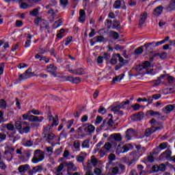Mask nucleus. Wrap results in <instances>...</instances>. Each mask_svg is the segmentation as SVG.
<instances>
[{
    "label": "nucleus",
    "instance_id": "f257e3e1",
    "mask_svg": "<svg viewBox=\"0 0 175 175\" xmlns=\"http://www.w3.org/2000/svg\"><path fill=\"white\" fill-rule=\"evenodd\" d=\"M15 128L21 135H24V133H29L31 132V126H29V123L25 121H16L15 122Z\"/></svg>",
    "mask_w": 175,
    "mask_h": 175
},
{
    "label": "nucleus",
    "instance_id": "f03ea898",
    "mask_svg": "<svg viewBox=\"0 0 175 175\" xmlns=\"http://www.w3.org/2000/svg\"><path fill=\"white\" fill-rule=\"evenodd\" d=\"M135 70L139 73H143V70H146L144 75H154V73H152L154 69L151 68V63L148 61H146L142 64L137 65L135 68Z\"/></svg>",
    "mask_w": 175,
    "mask_h": 175
},
{
    "label": "nucleus",
    "instance_id": "7ed1b4c3",
    "mask_svg": "<svg viewBox=\"0 0 175 175\" xmlns=\"http://www.w3.org/2000/svg\"><path fill=\"white\" fill-rule=\"evenodd\" d=\"M44 159V152L40 150H36L34 151L33 157L31 159L33 163H39Z\"/></svg>",
    "mask_w": 175,
    "mask_h": 175
},
{
    "label": "nucleus",
    "instance_id": "20e7f679",
    "mask_svg": "<svg viewBox=\"0 0 175 175\" xmlns=\"http://www.w3.org/2000/svg\"><path fill=\"white\" fill-rule=\"evenodd\" d=\"M129 150H133V146L131 144L124 145L122 148H120L119 145L116 148V153L117 155H120L121 153L124 154V152H128Z\"/></svg>",
    "mask_w": 175,
    "mask_h": 175
},
{
    "label": "nucleus",
    "instance_id": "39448f33",
    "mask_svg": "<svg viewBox=\"0 0 175 175\" xmlns=\"http://www.w3.org/2000/svg\"><path fill=\"white\" fill-rule=\"evenodd\" d=\"M108 142L111 143L113 146H117L118 142H121L122 140V137L120 133L111 134L107 139Z\"/></svg>",
    "mask_w": 175,
    "mask_h": 175
},
{
    "label": "nucleus",
    "instance_id": "423d86ee",
    "mask_svg": "<svg viewBox=\"0 0 175 175\" xmlns=\"http://www.w3.org/2000/svg\"><path fill=\"white\" fill-rule=\"evenodd\" d=\"M116 57L118 58L119 64L115 66V70H120V69L124 65H126L129 61L124 59V57H121L120 53H117Z\"/></svg>",
    "mask_w": 175,
    "mask_h": 175
},
{
    "label": "nucleus",
    "instance_id": "0eeeda50",
    "mask_svg": "<svg viewBox=\"0 0 175 175\" xmlns=\"http://www.w3.org/2000/svg\"><path fill=\"white\" fill-rule=\"evenodd\" d=\"M126 105H129V100L122 102L119 105L115 106L111 109V111H113L114 114H117V112L121 109H125Z\"/></svg>",
    "mask_w": 175,
    "mask_h": 175
},
{
    "label": "nucleus",
    "instance_id": "6e6552de",
    "mask_svg": "<svg viewBox=\"0 0 175 175\" xmlns=\"http://www.w3.org/2000/svg\"><path fill=\"white\" fill-rule=\"evenodd\" d=\"M77 133L78 135H81V136H85V135H88V124H82L81 126L78 128Z\"/></svg>",
    "mask_w": 175,
    "mask_h": 175
},
{
    "label": "nucleus",
    "instance_id": "1a4fd4ad",
    "mask_svg": "<svg viewBox=\"0 0 175 175\" xmlns=\"http://www.w3.org/2000/svg\"><path fill=\"white\" fill-rule=\"evenodd\" d=\"M131 155L133 157V159L126 161V165L128 166H131V165H133V163H135V162L139 159V152L133 151L131 152Z\"/></svg>",
    "mask_w": 175,
    "mask_h": 175
},
{
    "label": "nucleus",
    "instance_id": "9d476101",
    "mask_svg": "<svg viewBox=\"0 0 175 175\" xmlns=\"http://www.w3.org/2000/svg\"><path fill=\"white\" fill-rule=\"evenodd\" d=\"M161 159H167V161H172V151L169 149L166 150L160 155Z\"/></svg>",
    "mask_w": 175,
    "mask_h": 175
},
{
    "label": "nucleus",
    "instance_id": "9b49d317",
    "mask_svg": "<svg viewBox=\"0 0 175 175\" xmlns=\"http://www.w3.org/2000/svg\"><path fill=\"white\" fill-rule=\"evenodd\" d=\"M44 120V118L43 116H35L33 115H30L29 116V121L30 122H42Z\"/></svg>",
    "mask_w": 175,
    "mask_h": 175
},
{
    "label": "nucleus",
    "instance_id": "f8f14e48",
    "mask_svg": "<svg viewBox=\"0 0 175 175\" xmlns=\"http://www.w3.org/2000/svg\"><path fill=\"white\" fill-rule=\"evenodd\" d=\"M144 118V113L143 111L138 112L136 114H134L131 117L133 121H140Z\"/></svg>",
    "mask_w": 175,
    "mask_h": 175
},
{
    "label": "nucleus",
    "instance_id": "ddd939ff",
    "mask_svg": "<svg viewBox=\"0 0 175 175\" xmlns=\"http://www.w3.org/2000/svg\"><path fill=\"white\" fill-rule=\"evenodd\" d=\"M29 170V165L28 164L21 165L18 168V170L19 173L21 174V175L25 174V173H27V172H28Z\"/></svg>",
    "mask_w": 175,
    "mask_h": 175
},
{
    "label": "nucleus",
    "instance_id": "4468645a",
    "mask_svg": "<svg viewBox=\"0 0 175 175\" xmlns=\"http://www.w3.org/2000/svg\"><path fill=\"white\" fill-rule=\"evenodd\" d=\"M68 72H70V73H72V75H77V76H81L84 75V69L81 68L78 69H74V70L69 68Z\"/></svg>",
    "mask_w": 175,
    "mask_h": 175
},
{
    "label": "nucleus",
    "instance_id": "2eb2a0df",
    "mask_svg": "<svg viewBox=\"0 0 175 175\" xmlns=\"http://www.w3.org/2000/svg\"><path fill=\"white\" fill-rule=\"evenodd\" d=\"M162 12H163V6L159 5L154 10L153 14L155 17H159V16L162 14Z\"/></svg>",
    "mask_w": 175,
    "mask_h": 175
},
{
    "label": "nucleus",
    "instance_id": "dca6fc26",
    "mask_svg": "<svg viewBox=\"0 0 175 175\" xmlns=\"http://www.w3.org/2000/svg\"><path fill=\"white\" fill-rule=\"evenodd\" d=\"M46 70L49 73H53V75L55 77V72H57V66H54V64H50L47 66Z\"/></svg>",
    "mask_w": 175,
    "mask_h": 175
},
{
    "label": "nucleus",
    "instance_id": "f3484780",
    "mask_svg": "<svg viewBox=\"0 0 175 175\" xmlns=\"http://www.w3.org/2000/svg\"><path fill=\"white\" fill-rule=\"evenodd\" d=\"M91 163L92 164L94 167H95V166H96V165H98V159L96 158H95V156H92L91 159L88 161L87 166L90 167Z\"/></svg>",
    "mask_w": 175,
    "mask_h": 175
},
{
    "label": "nucleus",
    "instance_id": "a211bd4d",
    "mask_svg": "<svg viewBox=\"0 0 175 175\" xmlns=\"http://www.w3.org/2000/svg\"><path fill=\"white\" fill-rule=\"evenodd\" d=\"M146 20H147V12H144L141 14L139 16V27H142L144 23H146Z\"/></svg>",
    "mask_w": 175,
    "mask_h": 175
},
{
    "label": "nucleus",
    "instance_id": "6ab92c4d",
    "mask_svg": "<svg viewBox=\"0 0 175 175\" xmlns=\"http://www.w3.org/2000/svg\"><path fill=\"white\" fill-rule=\"evenodd\" d=\"M87 157V154L85 152H81L80 155L77 156V162L81 163V162H84L85 158Z\"/></svg>",
    "mask_w": 175,
    "mask_h": 175
},
{
    "label": "nucleus",
    "instance_id": "aec40b11",
    "mask_svg": "<svg viewBox=\"0 0 175 175\" xmlns=\"http://www.w3.org/2000/svg\"><path fill=\"white\" fill-rule=\"evenodd\" d=\"M53 126H52L51 124H49L44 129V131L42 133L44 139H46V137H47V135H49V133H50V131L51 130V128H53Z\"/></svg>",
    "mask_w": 175,
    "mask_h": 175
},
{
    "label": "nucleus",
    "instance_id": "412c9836",
    "mask_svg": "<svg viewBox=\"0 0 175 175\" xmlns=\"http://www.w3.org/2000/svg\"><path fill=\"white\" fill-rule=\"evenodd\" d=\"M154 44H155V42H149L144 44V47L146 48L145 51L146 54L149 53V51H151V50H152V48H151V46H154Z\"/></svg>",
    "mask_w": 175,
    "mask_h": 175
},
{
    "label": "nucleus",
    "instance_id": "4be33fe9",
    "mask_svg": "<svg viewBox=\"0 0 175 175\" xmlns=\"http://www.w3.org/2000/svg\"><path fill=\"white\" fill-rule=\"evenodd\" d=\"M135 136V131L133 129H129L126 131V137H127L128 140H131V137Z\"/></svg>",
    "mask_w": 175,
    "mask_h": 175
},
{
    "label": "nucleus",
    "instance_id": "5701e85b",
    "mask_svg": "<svg viewBox=\"0 0 175 175\" xmlns=\"http://www.w3.org/2000/svg\"><path fill=\"white\" fill-rule=\"evenodd\" d=\"M67 172L69 173V170H72V172H76L77 170V167H75V163L73 162H68L67 163Z\"/></svg>",
    "mask_w": 175,
    "mask_h": 175
},
{
    "label": "nucleus",
    "instance_id": "b1692460",
    "mask_svg": "<svg viewBox=\"0 0 175 175\" xmlns=\"http://www.w3.org/2000/svg\"><path fill=\"white\" fill-rule=\"evenodd\" d=\"M155 131H154V125H152V127L148 128L145 131V136L146 137H150V135H152Z\"/></svg>",
    "mask_w": 175,
    "mask_h": 175
},
{
    "label": "nucleus",
    "instance_id": "393cba45",
    "mask_svg": "<svg viewBox=\"0 0 175 175\" xmlns=\"http://www.w3.org/2000/svg\"><path fill=\"white\" fill-rule=\"evenodd\" d=\"M43 170V165H37L36 167H33L31 173L33 174V173H41V172Z\"/></svg>",
    "mask_w": 175,
    "mask_h": 175
},
{
    "label": "nucleus",
    "instance_id": "a878e982",
    "mask_svg": "<svg viewBox=\"0 0 175 175\" xmlns=\"http://www.w3.org/2000/svg\"><path fill=\"white\" fill-rule=\"evenodd\" d=\"M120 25H121V23H120V21H117V19H114L113 20V24L112 25V29H117V31H120Z\"/></svg>",
    "mask_w": 175,
    "mask_h": 175
},
{
    "label": "nucleus",
    "instance_id": "bb28decb",
    "mask_svg": "<svg viewBox=\"0 0 175 175\" xmlns=\"http://www.w3.org/2000/svg\"><path fill=\"white\" fill-rule=\"evenodd\" d=\"M31 39H32V34L29 33L27 34V40L25 43V47H30L31 46Z\"/></svg>",
    "mask_w": 175,
    "mask_h": 175
},
{
    "label": "nucleus",
    "instance_id": "cd10ccee",
    "mask_svg": "<svg viewBox=\"0 0 175 175\" xmlns=\"http://www.w3.org/2000/svg\"><path fill=\"white\" fill-rule=\"evenodd\" d=\"M49 121H52V123L51 124V125L52 126H57V125H58V124H59V122L58 121V119H55V117H53V116H49Z\"/></svg>",
    "mask_w": 175,
    "mask_h": 175
},
{
    "label": "nucleus",
    "instance_id": "c85d7f7f",
    "mask_svg": "<svg viewBox=\"0 0 175 175\" xmlns=\"http://www.w3.org/2000/svg\"><path fill=\"white\" fill-rule=\"evenodd\" d=\"M39 10H40V7L30 11V16H32V17H38V14H39Z\"/></svg>",
    "mask_w": 175,
    "mask_h": 175
},
{
    "label": "nucleus",
    "instance_id": "c756f323",
    "mask_svg": "<svg viewBox=\"0 0 175 175\" xmlns=\"http://www.w3.org/2000/svg\"><path fill=\"white\" fill-rule=\"evenodd\" d=\"M109 34H110V36H112V38L115 40H118V39L120 38V34L117 31H110Z\"/></svg>",
    "mask_w": 175,
    "mask_h": 175
},
{
    "label": "nucleus",
    "instance_id": "7c9ffc66",
    "mask_svg": "<svg viewBox=\"0 0 175 175\" xmlns=\"http://www.w3.org/2000/svg\"><path fill=\"white\" fill-rule=\"evenodd\" d=\"M124 76H125L124 74H121L120 75L114 77L112 79V84H116V81H118V80L119 81H121V80L124 79Z\"/></svg>",
    "mask_w": 175,
    "mask_h": 175
},
{
    "label": "nucleus",
    "instance_id": "2f4dec72",
    "mask_svg": "<svg viewBox=\"0 0 175 175\" xmlns=\"http://www.w3.org/2000/svg\"><path fill=\"white\" fill-rule=\"evenodd\" d=\"M88 124V135H90L91 133H94L95 131V126L92 124Z\"/></svg>",
    "mask_w": 175,
    "mask_h": 175
},
{
    "label": "nucleus",
    "instance_id": "473e14b6",
    "mask_svg": "<svg viewBox=\"0 0 175 175\" xmlns=\"http://www.w3.org/2000/svg\"><path fill=\"white\" fill-rule=\"evenodd\" d=\"M47 137V142L48 143H51V141L54 140L55 139L56 136L55 134L52 133H49L48 135H46Z\"/></svg>",
    "mask_w": 175,
    "mask_h": 175
},
{
    "label": "nucleus",
    "instance_id": "72a5a7b5",
    "mask_svg": "<svg viewBox=\"0 0 175 175\" xmlns=\"http://www.w3.org/2000/svg\"><path fill=\"white\" fill-rule=\"evenodd\" d=\"M143 49H144V46H143L138 47L134 51V54H135L136 55L143 54V51H144Z\"/></svg>",
    "mask_w": 175,
    "mask_h": 175
},
{
    "label": "nucleus",
    "instance_id": "f704fd0d",
    "mask_svg": "<svg viewBox=\"0 0 175 175\" xmlns=\"http://www.w3.org/2000/svg\"><path fill=\"white\" fill-rule=\"evenodd\" d=\"M168 10H175V0H171L167 6Z\"/></svg>",
    "mask_w": 175,
    "mask_h": 175
},
{
    "label": "nucleus",
    "instance_id": "c9c22d12",
    "mask_svg": "<svg viewBox=\"0 0 175 175\" xmlns=\"http://www.w3.org/2000/svg\"><path fill=\"white\" fill-rule=\"evenodd\" d=\"M118 58L117 57V54L113 55L109 62V63L111 64V65H116V64H117L118 61Z\"/></svg>",
    "mask_w": 175,
    "mask_h": 175
},
{
    "label": "nucleus",
    "instance_id": "e433bc0d",
    "mask_svg": "<svg viewBox=\"0 0 175 175\" xmlns=\"http://www.w3.org/2000/svg\"><path fill=\"white\" fill-rule=\"evenodd\" d=\"M82 148H90V139L84 140L81 144Z\"/></svg>",
    "mask_w": 175,
    "mask_h": 175
},
{
    "label": "nucleus",
    "instance_id": "4c0bfd02",
    "mask_svg": "<svg viewBox=\"0 0 175 175\" xmlns=\"http://www.w3.org/2000/svg\"><path fill=\"white\" fill-rule=\"evenodd\" d=\"M29 77H30L27 75V74L24 72L23 74L19 75L18 80L19 81H23V80H27V79H29Z\"/></svg>",
    "mask_w": 175,
    "mask_h": 175
},
{
    "label": "nucleus",
    "instance_id": "58836bf2",
    "mask_svg": "<svg viewBox=\"0 0 175 175\" xmlns=\"http://www.w3.org/2000/svg\"><path fill=\"white\" fill-rule=\"evenodd\" d=\"M65 166V164L64 163H62L59 165L55 167L56 173H61L62 172V170L64 169Z\"/></svg>",
    "mask_w": 175,
    "mask_h": 175
},
{
    "label": "nucleus",
    "instance_id": "ea45409f",
    "mask_svg": "<svg viewBox=\"0 0 175 175\" xmlns=\"http://www.w3.org/2000/svg\"><path fill=\"white\" fill-rule=\"evenodd\" d=\"M94 42H98L99 43H101V42H103L105 40V37L102 36H96L93 38Z\"/></svg>",
    "mask_w": 175,
    "mask_h": 175
},
{
    "label": "nucleus",
    "instance_id": "a19ab883",
    "mask_svg": "<svg viewBox=\"0 0 175 175\" xmlns=\"http://www.w3.org/2000/svg\"><path fill=\"white\" fill-rule=\"evenodd\" d=\"M118 173H120V167L117 166L112 167L111 175H116V174H118Z\"/></svg>",
    "mask_w": 175,
    "mask_h": 175
},
{
    "label": "nucleus",
    "instance_id": "79ce46f5",
    "mask_svg": "<svg viewBox=\"0 0 175 175\" xmlns=\"http://www.w3.org/2000/svg\"><path fill=\"white\" fill-rule=\"evenodd\" d=\"M81 146V144H80V141L75 140L74 142V147L77 151H80V146Z\"/></svg>",
    "mask_w": 175,
    "mask_h": 175
},
{
    "label": "nucleus",
    "instance_id": "37998d69",
    "mask_svg": "<svg viewBox=\"0 0 175 175\" xmlns=\"http://www.w3.org/2000/svg\"><path fill=\"white\" fill-rule=\"evenodd\" d=\"M113 8L115 9H121V1L120 0H116L114 3H113Z\"/></svg>",
    "mask_w": 175,
    "mask_h": 175
},
{
    "label": "nucleus",
    "instance_id": "c03bdc74",
    "mask_svg": "<svg viewBox=\"0 0 175 175\" xmlns=\"http://www.w3.org/2000/svg\"><path fill=\"white\" fill-rule=\"evenodd\" d=\"M7 106H8V104L6 103V101H5V100L3 99L0 100L1 109H6Z\"/></svg>",
    "mask_w": 175,
    "mask_h": 175
},
{
    "label": "nucleus",
    "instance_id": "a18cd8bd",
    "mask_svg": "<svg viewBox=\"0 0 175 175\" xmlns=\"http://www.w3.org/2000/svg\"><path fill=\"white\" fill-rule=\"evenodd\" d=\"M62 24V19H59L58 21H56L53 24V28L55 29L58 28V27H61Z\"/></svg>",
    "mask_w": 175,
    "mask_h": 175
},
{
    "label": "nucleus",
    "instance_id": "49530a36",
    "mask_svg": "<svg viewBox=\"0 0 175 175\" xmlns=\"http://www.w3.org/2000/svg\"><path fill=\"white\" fill-rule=\"evenodd\" d=\"M59 3H60L61 6H62L64 8V9H65V8H66V6H68V4L69 3V1L68 0H60Z\"/></svg>",
    "mask_w": 175,
    "mask_h": 175
},
{
    "label": "nucleus",
    "instance_id": "de8ad7c7",
    "mask_svg": "<svg viewBox=\"0 0 175 175\" xmlns=\"http://www.w3.org/2000/svg\"><path fill=\"white\" fill-rule=\"evenodd\" d=\"M103 148L106 151H110V150H111V144H110V142H106L103 146Z\"/></svg>",
    "mask_w": 175,
    "mask_h": 175
},
{
    "label": "nucleus",
    "instance_id": "09e8293b",
    "mask_svg": "<svg viewBox=\"0 0 175 175\" xmlns=\"http://www.w3.org/2000/svg\"><path fill=\"white\" fill-rule=\"evenodd\" d=\"M98 111V113H100V114H103V115L106 114V113H107L106 108H105L103 106H100Z\"/></svg>",
    "mask_w": 175,
    "mask_h": 175
},
{
    "label": "nucleus",
    "instance_id": "8fccbe9b",
    "mask_svg": "<svg viewBox=\"0 0 175 175\" xmlns=\"http://www.w3.org/2000/svg\"><path fill=\"white\" fill-rule=\"evenodd\" d=\"M157 170H159V172H165L166 170V165L163 163L160 164L158 166Z\"/></svg>",
    "mask_w": 175,
    "mask_h": 175
},
{
    "label": "nucleus",
    "instance_id": "3c124183",
    "mask_svg": "<svg viewBox=\"0 0 175 175\" xmlns=\"http://www.w3.org/2000/svg\"><path fill=\"white\" fill-rule=\"evenodd\" d=\"M167 76V80L169 84H173V83H174V81H175L174 77L170 76L169 75Z\"/></svg>",
    "mask_w": 175,
    "mask_h": 175
},
{
    "label": "nucleus",
    "instance_id": "603ef678",
    "mask_svg": "<svg viewBox=\"0 0 175 175\" xmlns=\"http://www.w3.org/2000/svg\"><path fill=\"white\" fill-rule=\"evenodd\" d=\"M53 147L48 146L46 148V152H47L48 155H53L54 151L53 150Z\"/></svg>",
    "mask_w": 175,
    "mask_h": 175
},
{
    "label": "nucleus",
    "instance_id": "864d4df0",
    "mask_svg": "<svg viewBox=\"0 0 175 175\" xmlns=\"http://www.w3.org/2000/svg\"><path fill=\"white\" fill-rule=\"evenodd\" d=\"M148 114H150V116H151L152 117H154V116H161V113H159V111H154L152 110H149L148 111Z\"/></svg>",
    "mask_w": 175,
    "mask_h": 175
},
{
    "label": "nucleus",
    "instance_id": "5fc2aeb1",
    "mask_svg": "<svg viewBox=\"0 0 175 175\" xmlns=\"http://www.w3.org/2000/svg\"><path fill=\"white\" fill-rule=\"evenodd\" d=\"M165 110H167V111H168L169 113H170V111H173V110H174V105H167V106H165Z\"/></svg>",
    "mask_w": 175,
    "mask_h": 175
},
{
    "label": "nucleus",
    "instance_id": "6e6d98bb",
    "mask_svg": "<svg viewBox=\"0 0 175 175\" xmlns=\"http://www.w3.org/2000/svg\"><path fill=\"white\" fill-rule=\"evenodd\" d=\"M167 142L161 143L159 146V148H160V150H165V148H167Z\"/></svg>",
    "mask_w": 175,
    "mask_h": 175
},
{
    "label": "nucleus",
    "instance_id": "4d7b16f0",
    "mask_svg": "<svg viewBox=\"0 0 175 175\" xmlns=\"http://www.w3.org/2000/svg\"><path fill=\"white\" fill-rule=\"evenodd\" d=\"M21 9H28L29 8V5L25 2H21L20 3Z\"/></svg>",
    "mask_w": 175,
    "mask_h": 175
},
{
    "label": "nucleus",
    "instance_id": "13d9d810",
    "mask_svg": "<svg viewBox=\"0 0 175 175\" xmlns=\"http://www.w3.org/2000/svg\"><path fill=\"white\" fill-rule=\"evenodd\" d=\"M103 120V118H102V116H97L96 118V122H95L96 125H99V124H100V122H102Z\"/></svg>",
    "mask_w": 175,
    "mask_h": 175
},
{
    "label": "nucleus",
    "instance_id": "bf43d9fd",
    "mask_svg": "<svg viewBox=\"0 0 175 175\" xmlns=\"http://www.w3.org/2000/svg\"><path fill=\"white\" fill-rule=\"evenodd\" d=\"M68 136V133L66 132V131H65V130H63L62 131V133H60V135H59V139H61V138H65V139H66V137Z\"/></svg>",
    "mask_w": 175,
    "mask_h": 175
},
{
    "label": "nucleus",
    "instance_id": "052dcab7",
    "mask_svg": "<svg viewBox=\"0 0 175 175\" xmlns=\"http://www.w3.org/2000/svg\"><path fill=\"white\" fill-rule=\"evenodd\" d=\"M73 122H75V120L73 119L68 120L66 124L67 129H70L72 127V125H73Z\"/></svg>",
    "mask_w": 175,
    "mask_h": 175
},
{
    "label": "nucleus",
    "instance_id": "680f3d73",
    "mask_svg": "<svg viewBox=\"0 0 175 175\" xmlns=\"http://www.w3.org/2000/svg\"><path fill=\"white\" fill-rule=\"evenodd\" d=\"M25 73L29 76V77H32L33 76V73H32V68H28Z\"/></svg>",
    "mask_w": 175,
    "mask_h": 175
},
{
    "label": "nucleus",
    "instance_id": "e2e57ef3",
    "mask_svg": "<svg viewBox=\"0 0 175 175\" xmlns=\"http://www.w3.org/2000/svg\"><path fill=\"white\" fill-rule=\"evenodd\" d=\"M30 126H31V128H34V129H37L39 128V126H40V124L38 122H31L30 124Z\"/></svg>",
    "mask_w": 175,
    "mask_h": 175
},
{
    "label": "nucleus",
    "instance_id": "0e129e2a",
    "mask_svg": "<svg viewBox=\"0 0 175 175\" xmlns=\"http://www.w3.org/2000/svg\"><path fill=\"white\" fill-rule=\"evenodd\" d=\"M107 125L109 126V128L113 127V125H114V121L112 118H109V120L107 122Z\"/></svg>",
    "mask_w": 175,
    "mask_h": 175
},
{
    "label": "nucleus",
    "instance_id": "69168bd1",
    "mask_svg": "<svg viewBox=\"0 0 175 175\" xmlns=\"http://www.w3.org/2000/svg\"><path fill=\"white\" fill-rule=\"evenodd\" d=\"M8 131H14V126L12 124V123L7 124L6 126Z\"/></svg>",
    "mask_w": 175,
    "mask_h": 175
},
{
    "label": "nucleus",
    "instance_id": "338daca9",
    "mask_svg": "<svg viewBox=\"0 0 175 175\" xmlns=\"http://www.w3.org/2000/svg\"><path fill=\"white\" fill-rule=\"evenodd\" d=\"M72 39H73L72 36H68L65 40V46H68L72 42Z\"/></svg>",
    "mask_w": 175,
    "mask_h": 175
},
{
    "label": "nucleus",
    "instance_id": "774afa93",
    "mask_svg": "<svg viewBox=\"0 0 175 175\" xmlns=\"http://www.w3.org/2000/svg\"><path fill=\"white\" fill-rule=\"evenodd\" d=\"M136 3L137 2L135 0H129V6H136Z\"/></svg>",
    "mask_w": 175,
    "mask_h": 175
}]
</instances>
